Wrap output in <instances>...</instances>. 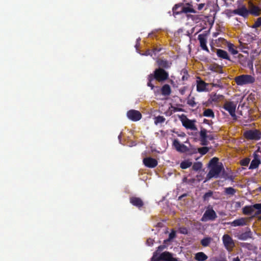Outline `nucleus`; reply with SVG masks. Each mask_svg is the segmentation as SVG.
Returning <instances> with one entry per match:
<instances>
[{
	"instance_id": "nucleus-50",
	"label": "nucleus",
	"mask_w": 261,
	"mask_h": 261,
	"mask_svg": "<svg viewBox=\"0 0 261 261\" xmlns=\"http://www.w3.org/2000/svg\"><path fill=\"white\" fill-rule=\"evenodd\" d=\"M250 162V159L249 158H245L241 161V165L244 166H247L248 165Z\"/></svg>"
},
{
	"instance_id": "nucleus-45",
	"label": "nucleus",
	"mask_w": 261,
	"mask_h": 261,
	"mask_svg": "<svg viewBox=\"0 0 261 261\" xmlns=\"http://www.w3.org/2000/svg\"><path fill=\"white\" fill-rule=\"evenodd\" d=\"M213 195V191L210 190L207 192L205 193L203 196V199L204 201L208 200L210 197H212Z\"/></svg>"
},
{
	"instance_id": "nucleus-61",
	"label": "nucleus",
	"mask_w": 261,
	"mask_h": 261,
	"mask_svg": "<svg viewBox=\"0 0 261 261\" xmlns=\"http://www.w3.org/2000/svg\"><path fill=\"white\" fill-rule=\"evenodd\" d=\"M230 11H231L230 10H228V12L227 13V15L228 16H231L233 14L231 13V12H230Z\"/></svg>"
},
{
	"instance_id": "nucleus-47",
	"label": "nucleus",
	"mask_w": 261,
	"mask_h": 261,
	"mask_svg": "<svg viewBox=\"0 0 261 261\" xmlns=\"http://www.w3.org/2000/svg\"><path fill=\"white\" fill-rule=\"evenodd\" d=\"M187 104L191 107H195L196 105V103L195 101V98L192 97L189 98L187 100Z\"/></svg>"
},
{
	"instance_id": "nucleus-2",
	"label": "nucleus",
	"mask_w": 261,
	"mask_h": 261,
	"mask_svg": "<svg viewBox=\"0 0 261 261\" xmlns=\"http://www.w3.org/2000/svg\"><path fill=\"white\" fill-rule=\"evenodd\" d=\"M165 248V245L159 246L153 253L151 261H178L177 259L173 257L172 254L169 252L165 251L160 253Z\"/></svg>"
},
{
	"instance_id": "nucleus-46",
	"label": "nucleus",
	"mask_w": 261,
	"mask_h": 261,
	"mask_svg": "<svg viewBox=\"0 0 261 261\" xmlns=\"http://www.w3.org/2000/svg\"><path fill=\"white\" fill-rule=\"evenodd\" d=\"M163 48L160 46H153L152 49H151L153 54H154V56H156V55L160 52Z\"/></svg>"
},
{
	"instance_id": "nucleus-38",
	"label": "nucleus",
	"mask_w": 261,
	"mask_h": 261,
	"mask_svg": "<svg viewBox=\"0 0 261 261\" xmlns=\"http://www.w3.org/2000/svg\"><path fill=\"white\" fill-rule=\"evenodd\" d=\"M176 237V231L174 230H172L171 232L169 234V238L168 239H166L164 241V244H167L168 242L170 241L173 239L175 238Z\"/></svg>"
},
{
	"instance_id": "nucleus-48",
	"label": "nucleus",
	"mask_w": 261,
	"mask_h": 261,
	"mask_svg": "<svg viewBox=\"0 0 261 261\" xmlns=\"http://www.w3.org/2000/svg\"><path fill=\"white\" fill-rule=\"evenodd\" d=\"M207 130L205 128H202L200 132V139H207Z\"/></svg>"
},
{
	"instance_id": "nucleus-3",
	"label": "nucleus",
	"mask_w": 261,
	"mask_h": 261,
	"mask_svg": "<svg viewBox=\"0 0 261 261\" xmlns=\"http://www.w3.org/2000/svg\"><path fill=\"white\" fill-rule=\"evenodd\" d=\"M234 81L238 86H243L253 84L256 81V79L254 75L243 74L236 76Z\"/></svg>"
},
{
	"instance_id": "nucleus-11",
	"label": "nucleus",
	"mask_w": 261,
	"mask_h": 261,
	"mask_svg": "<svg viewBox=\"0 0 261 261\" xmlns=\"http://www.w3.org/2000/svg\"><path fill=\"white\" fill-rule=\"evenodd\" d=\"M248 11L249 14L254 16H258L261 14V8L255 5L251 1L248 2Z\"/></svg>"
},
{
	"instance_id": "nucleus-41",
	"label": "nucleus",
	"mask_w": 261,
	"mask_h": 261,
	"mask_svg": "<svg viewBox=\"0 0 261 261\" xmlns=\"http://www.w3.org/2000/svg\"><path fill=\"white\" fill-rule=\"evenodd\" d=\"M181 74L182 75L181 79L182 81L187 80L189 77V75L186 69H182L181 70Z\"/></svg>"
},
{
	"instance_id": "nucleus-21",
	"label": "nucleus",
	"mask_w": 261,
	"mask_h": 261,
	"mask_svg": "<svg viewBox=\"0 0 261 261\" xmlns=\"http://www.w3.org/2000/svg\"><path fill=\"white\" fill-rule=\"evenodd\" d=\"M216 54L218 57L221 59H226L231 62L232 61V60L230 59L227 51L221 49H217Z\"/></svg>"
},
{
	"instance_id": "nucleus-20",
	"label": "nucleus",
	"mask_w": 261,
	"mask_h": 261,
	"mask_svg": "<svg viewBox=\"0 0 261 261\" xmlns=\"http://www.w3.org/2000/svg\"><path fill=\"white\" fill-rule=\"evenodd\" d=\"M228 224L233 227L244 226L247 224L246 218H240L233 220L232 222H229Z\"/></svg>"
},
{
	"instance_id": "nucleus-1",
	"label": "nucleus",
	"mask_w": 261,
	"mask_h": 261,
	"mask_svg": "<svg viewBox=\"0 0 261 261\" xmlns=\"http://www.w3.org/2000/svg\"><path fill=\"white\" fill-rule=\"evenodd\" d=\"M169 79V73L165 69L161 68L155 69L153 73L150 74L148 76L147 86L153 89L154 86L152 83V81L155 80L159 82H164Z\"/></svg>"
},
{
	"instance_id": "nucleus-40",
	"label": "nucleus",
	"mask_w": 261,
	"mask_h": 261,
	"mask_svg": "<svg viewBox=\"0 0 261 261\" xmlns=\"http://www.w3.org/2000/svg\"><path fill=\"white\" fill-rule=\"evenodd\" d=\"M208 151L209 148L206 146L197 148V152H199L201 155L205 154Z\"/></svg>"
},
{
	"instance_id": "nucleus-13",
	"label": "nucleus",
	"mask_w": 261,
	"mask_h": 261,
	"mask_svg": "<svg viewBox=\"0 0 261 261\" xmlns=\"http://www.w3.org/2000/svg\"><path fill=\"white\" fill-rule=\"evenodd\" d=\"M127 117L133 121H137L142 118L141 113L137 110H130L127 112Z\"/></svg>"
},
{
	"instance_id": "nucleus-8",
	"label": "nucleus",
	"mask_w": 261,
	"mask_h": 261,
	"mask_svg": "<svg viewBox=\"0 0 261 261\" xmlns=\"http://www.w3.org/2000/svg\"><path fill=\"white\" fill-rule=\"evenodd\" d=\"M217 217V214L213 208L208 207L203 215L201 220L202 222H206L209 220L214 221Z\"/></svg>"
},
{
	"instance_id": "nucleus-26",
	"label": "nucleus",
	"mask_w": 261,
	"mask_h": 261,
	"mask_svg": "<svg viewBox=\"0 0 261 261\" xmlns=\"http://www.w3.org/2000/svg\"><path fill=\"white\" fill-rule=\"evenodd\" d=\"M207 256L202 252H199L195 254V258L197 261H204L207 259Z\"/></svg>"
},
{
	"instance_id": "nucleus-18",
	"label": "nucleus",
	"mask_w": 261,
	"mask_h": 261,
	"mask_svg": "<svg viewBox=\"0 0 261 261\" xmlns=\"http://www.w3.org/2000/svg\"><path fill=\"white\" fill-rule=\"evenodd\" d=\"M198 39L199 41L201 48L207 52H209V49L206 46V35L204 34H199L198 36Z\"/></svg>"
},
{
	"instance_id": "nucleus-28",
	"label": "nucleus",
	"mask_w": 261,
	"mask_h": 261,
	"mask_svg": "<svg viewBox=\"0 0 261 261\" xmlns=\"http://www.w3.org/2000/svg\"><path fill=\"white\" fill-rule=\"evenodd\" d=\"M210 69L214 72H219V73H222V67L217 64H214L210 66Z\"/></svg>"
},
{
	"instance_id": "nucleus-9",
	"label": "nucleus",
	"mask_w": 261,
	"mask_h": 261,
	"mask_svg": "<svg viewBox=\"0 0 261 261\" xmlns=\"http://www.w3.org/2000/svg\"><path fill=\"white\" fill-rule=\"evenodd\" d=\"M222 241L225 248L228 251H232L235 246L232 238L227 234H225L222 237Z\"/></svg>"
},
{
	"instance_id": "nucleus-30",
	"label": "nucleus",
	"mask_w": 261,
	"mask_h": 261,
	"mask_svg": "<svg viewBox=\"0 0 261 261\" xmlns=\"http://www.w3.org/2000/svg\"><path fill=\"white\" fill-rule=\"evenodd\" d=\"M197 153V148L192 145H190V147H187V151L186 152L187 155H192Z\"/></svg>"
},
{
	"instance_id": "nucleus-52",
	"label": "nucleus",
	"mask_w": 261,
	"mask_h": 261,
	"mask_svg": "<svg viewBox=\"0 0 261 261\" xmlns=\"http://www.w3.org/2000/svg\"><path fill=\"white\" fill-rule=\"evenodd\" d=\"M153 243L154 240L151 238L148 239L146 241V244L149 246L153 245Z\"/></svg>"
},
{
	"instance_id": "nucleus-16",
	"label": "nucleus",
	"mask_w": 261,
	"mask_h": 261,
	"mask_svg": "<svg viewBox=\"0 0 261 261\" xmlns=\"http://www.w3.org/2000/svg\"><path fill=\"white\" fill-rule=\"evenodd\" d=\"M252 233L251 231V229L249 227H247L246 228V231L243 232L241 234H239L237 235V238L240 240H247L248 239L252 238Z\"/></svg>"
},
{
	"instance_id": "nucleus-34",
	"label": "nucleus",
	"mask_w": 261,
	"mask_h": 261,
	"mask_svg": "<svg viewBox=\"0 0 261 261\" xmlns=\"http://www.w3.org/2000/svg\"><path fill=\"white\" fill-rule=\"evenodd\" d=\"M219 159L218 158L214 157L212 158L209 162V166L212 168V167H215V166H219L220 163H218Z\"/></svg>"
},
{
	"instance_id": "nucleus-43",
	"label": "nucleus",
	"mask_w": 261,
	"mask_h": 261,
	"mask_svg": "<svg viewBox=\"0 0 261 261\" xmlns=\"http://www.w3.org/2000/svg\"><path fill=\"white\" fill-rule=\"evenodd\" d=\"M165 121V118L162 116H158L154 118V123L155 124L163 123Z\"/></svg>"
},
{
	"instance_id": "nucleus-17",
	"label": "nucleus",
	"mask_w": 261,
	"mask_h": 261,
	"mask_svg": "<svg viewBox=\"0 0 261 261\" xmlns=\"http://www.w3.org/2000/svg\"><path fill=\"white\" fill-rule=\"evenodd\" d=\"M130 203L134 206L140 208L144 205L143 200L139 197L132 196L129 198Z\"/></svg>"
},
{
	"instance_id": "nucleus-64",
	"label": "nucleus",
	"mask_w": 261,
	"mask_h": 261,
	"mask_svg": "<svg viewBox=\"0 0 261 261\" xmlns=\"http://www.w3.org/2000/svg\"><path fill=\"white\" fill-rule=\"evenodd\" d=\"M118 138H119V139H120V138H121V134H120V135H119Z\"/></svg>"
},
{
	"instance_id": "nucleus-54",
	"label": "nucleus",
	"mask_w": 261,
	"mask_h": 261,
	"mask_svg": "<svg viewBox=\"0 0 261 261\" xmlns=\"http://www.w3.org/2000/svg\"><path fill=\"white\" fill-rule=\"evenodd\" d=\"M145 55H146V56H152L153 53H152V51L151 49H147L146 51V52L145 53Z\"/></svg>"
},
{
	"instance_id": "nucleus-62",
	"label": "nucleus",
	"mask_w": 261,
	"mask_h": 261,
	"mask_svg": "<svg viewBox=\"0 0 261 261\" xmlns=\"http://www.w3.org/2000/svg\"><path fill=\"white\" fill-rule=\"evenodd\" d=\"M181 109H177V108H174V111H181Z\"/></svg>"
},
{
	"instance_id": "nucleus-4",
	"label": "nucleus",
	"mask_w": 261,
	"mask_h": 261,
	"mask_svg": "<svg viewBox=\"0 0 261 261\" xmlns=\"http://www.w3.org/2000/svg\"><path fill=\"white\" fill-rule=\"evenodd\" d=\"M233 59L234 60H232V62L239 63L244 67H248L253 69V62L246 56L239 54L237 56H234Z\"/></svg>"
},
{
	"instance_id": "nucleus-35",
	"label": "nucleus",
	"mask_w": 261,
	"mask_h": 261,
	"mask_svg": "<svg viewBox=\"0 0 261 261\" xmlns=\"http://www.w3.org/2000/svg\"><path fill=\"white\" fill-rule=\"evenodd\" d=\"M252 206L254 207V209L257 210L255 212L254 216H256L261 214V203H256L252 205Z\"/></svg>"
},
{
	"instance_id": "nucleus-58",
	"label": "nucleus",
	"mask_w": 261,
	"mask_h": 261,
	"mask_svg": "<svg viewBox=\"0 0 261 261\" xmlns=\"http://www.w3.org/2000/svg\"><path fill=\"white\" fill-rule=\"evenodd\" d=\"M207 139L210 140H213L214 139V137L212 135H207Z\"/></svg>"
},
{
	"instance_id": "nucleus-39",
	"label": "nucleus",
	"mask_w": 261,
	"mask_h": 261,
	"mask_svg": "<svg viewBox=\"0 0 261 261\" xmlns=\"http://www.w3.org/2000/svg\"><path fill=\"white\" fill-rule=\"evenodd\" d=\"M202 164L201 162H195L192 166V169L195 171H197L201 169Z\"/></svg>"
},
{
	"instance_id": "nucleus-19",
	"label": "nucleus",
	"mask_w": 261,
	"mask_h": 261,
	"mask_svg": "<svg viewBox=\"0 0 261 261\" xmlns=\"http://www.w3.org/2000/svg\"><path fill=\"white\" fill-rule=\"evenodd\" d=\"M158 65L159 66V68H161L162 69H168L170 68L172 63L169 62L166 60H164L162 59H158L156 61Z\"/></svg>"
},
{
	"instance_id": "nucleus-6",
	"label": "nucleus",
	"mask_w": 261,
	"mask_h": 261,
	"mask_svg": "<svg viewBox=\"0 0 261 261\" xmlns=\"http://www.w3.org/2000/svg\"><path fill=\"white\" fill-rule=\"evenodd\" d=\"M223 170V173L224 172V169L222 163H220L219 166H215V167H212L206 175V178L208 179L215 177L217 178L219 177L220 173Z\"/></svg>"
},
{
	"instance_id": "nucleus-44",
	"label": "nucleus",
	"mask_w": 261,
	"mask_h": 261,
	"mask_svg": "<svg viewBox=\"0 0 261 261\" xmlns=\"http://www.w3.org/2000/svg\"><path fill=\"white\" fill-rule=\"evenodd\" d=\"M259 27H261V17L257 18L252 25V28L253 29H257Z\"/></svg>"
},
{
	"instance_id": "nucleus-59",
	"label": "nucleus",
	"mask_w": 261,
	"mask_h": 261,
	"mask_svg": "<svg viewBox=\"0 0 261 261\" xmlns=\"http://www.w3.org/2000/svg\"><path fill=\"white\" fill-rule=\"evenodd\" d=\"M232 261H241L239 257H236L233 258Z\"/></svg>"
},
{
	"instance_id": "nucleus-7",
	"label": "nucleus",
	"mask_w": 261,
	"mask_h": 261,
	"mask_svg": "<svg viewBox=\"0 0 261 261\" xmlns=\"http://www.w3.org/2000/svg\"><path fill=\"white\" fill-rule=\"evenodd\" d=\"M237 105L233 101H226L223 106V108L228 112L230 115L232 117L233 119H237V116L236 115V109Z\"/></svg>"
},
{
	"instance_id": "nucleus-29",
	"label": "nucleus",
	"mask_w": 261,
	"mask_h": 261,
	"mask_svg": "<svg viewBox=\"0 0 261 261\" xmlns=\"http://www.w3.org/2000/svg\"><path fill=\"white\" fill-rule=\"evenodd\" d=\"M182 7L181 4L175 5L172 9L173 14L178 15L182 13L181 8H182Z\"/></svg>"
},
{
	"instance_id": "nucleus-42",
	"label": "nucleus",
	"mask_w": 261,
	"mask_h": 261,
	"mask_svg": "<svg viewBox=\"0 0 261 261\" xmlns=\"http://www.w3.org/2000/svg\"><path fill=\"white\" fill-rule=\"evenodd\" d=\"M225 193L227 195H233L236 193V190L232 187L226 188Z\"/></svg>"
},
{
	"instance_id": "nucleus-22",
	"label": "nucleus",
	"mask_w": 261,
	"mask_h": 261,
	"mask_svg": "<svg viewBox=\"0 0 261 261\" xmlns=\"http://www.w3.org/2000/svg\"><path fill=\"white\" fill-rule=\"evenodd\" d=\"M207 85V84L203 81H197V91L199 92L205 91Z\"/></svg>"
},
{
	"instance_id": "nucleus-31",
	"label": "nucleus",
	"mask_w": 261,
	"mask_h": 261,
	"mask_svg": "<svg viewBox=\"0 0 261 261\" xmlns=\"http://www.w3.org/2000/svg\"><path fill=\"white\" fill-rule=\"evenodd\" d=\"M212 239L211 237H205L201 240V244L203 247H207L210 244Z\"/></svg>"
},
{
	"instance_id": "nucleus-27",
	"label": "nucleus",
	"mask_w": 261,
	"mask_h": 261,
	"mask_svg": "<svg viewBox=\"0 0 261 261\" xmlns=\"http://www.w3.org/2000/svg\"><path fill=\"white\" fill-rule=\"evenodd\" d=\"M192 165V162L190 160H186L181 162L180 167L182 169H186Z\"/></svg>"
},
{
	"instance_id": "nucleus-53",
	"label": "nucleus",
	"mask_w": 261,
	"mask_h": 261,
	"mask_svg": "<svg viewBox=\"0 0 261 261\" xmlns=\"http://www.w3.org/2000/svg\"><path fill=\"white\" fill-rule=\"evenodd\" d=\"M242 206V203L240 201H237L234 203V207L238 209Z\"/></svg>"
},
{
	"instance_id": "nucleus-14",
	"label": "nucleus",
	"mask_w": 261,
	"mask_h": 261,
	"mask_svg": "<svg viewBox=\"0 0 261 261\" xmlns=\"http://www.w3.org/2000/svg\"><path fill=\"white\" fill-rule=\"evenodd\" d=\"M172 145L176 150L180 153H186L187 151V146L180 143L178 139L173 140Z\"/></svg>"
},
{
	"instance_id": "nucleus-56",
	"label": "nucleus",
	"mask_w": 261,
	"mask_h": 261,
	"mask_svg": "<svg viewBox=\"0 0 261 261\" xmlns=\"http://www.w3.org/2000/svg\"><path fill=\"white\" fill-rule=\"evenodd\" d=\"M186 89V88L185 87H184L183 88L180 89L179 90V91L181 95H184V94H185Z\"/></svg>"
},
{
	"instance_id": "nucleus-5",
	"label": "nucleus",
	"mask_w": 261,
	"mask_h": 261,
	"mask_svg": "<svg viewBox=\"0 0 261 261\" xmlns=\"http://www.w3.org/2000/svg\"><path fill=\"white\" fill-rule=\"evenodd\" d=\"M244 137L248 140L257 141L261 139V132L258 129H250L244 133Z\"/></svg>"
},
{
	"instance_id": "nucleus-12",
	"label": "nucleus",
	"mask_w": 261,
	"mask_h": 261,
	"mask_svg": "<svg viewBox=\"0 0 261 261\" xmlns=\"http://www.w3.org/2000/svg\"><path fill=\"white\" fill-rule=\"evenodd\" d=\"M184 117L181 119V121L182 125L187 129H190L192 130H196L197 129L196 125H195V121L189 119L185 115H182Z\"/></svg>"
},
{
	"instance_id": "nucleus-24",
	"label": "nucleus",
	"mask_w": 261,
	"mask_h": 261,
	"mask_svg": "<svg viewBox=\"0 0 261 261\" xmlns=\"http://www.w3.org/2000/svg\"><path fill=\"white\" fill-rule=\"evenodd\" d=\"M161 91L163 95L169 96L171 93V89L169 85L165 84L161 88Z\"/></svg>"
},
{
	"instance_id": "nucleus-55",
	"label": "nucleus",
	"mask_w": 261,
	"mask_h": 261,
	"mask_svg": "<svg viewBox=\"0 0 261 261\" xmlns=\"http://www.w3.org/2000/svg\"><path fill=\"white\" fill-rule=\"evenodd\" d=\"M253 160H259V155L256 152H254L253 154Z\"/></svg>"
},
{
	"instance_id": "nucleus-36",
	"label": "nucleus",
	"mask_w": 261,
	"mask_h": 261,
	"mask_svg": "<svg viewBox=\"0 0 261 261\" xmlns=\"http://www.w3.org/2000/svg\"><path fill=\"white\" fill-rule=\"evenodd\" d=\"M182 13H196V11L193 9L192 8L190 7H182L181 8Z\"/></svg>"
},
{
	"instance_id": "nucleus-57",
	"label": "nucleus",
	"mask_w": 261,
	"mask_h": 261,
	"mask_svg": "<svg viewBox=\"0 0 261 261\" xmlns=\"http://www.w3.org/2000/svg\"><path fill=\"white\" fill-rule=\"evenodd\" d=\"M204 6V4H202V3L199 4L198 5L197 8L199 10H201L203 8Z\"/></svg>"
},
{
	"instance_id": "nucleus-33",
	"label": "nucleus",
	"mask_w": 261,
	"mask_h": 261,
	"mask_svg": "<svg viewBox=\"0 0 261 261\" xmlns=\"http://www.w3.org/2000/svg\"><path fill=\"white\" fill-rule=\"evenodd\" d=\"M260 163V160H252L250 165L249 169H254L257 168L259 164Z\"/></svg>"
},
{
	"instance_id": "nucleus-15",
	"label": "nucleus",
	"mask_w": 261,
	"mask_h": 261,
	"mask_svg": "<svg viewBox=\"0 0 261 261\" xmlns=\"http://www.w3.org/2000/svg\"><path fill=\"white\" fill-rule=\"evenodd\" d=\"M143 163L144 165L150 168H155L158 165V161L156 159L151 157H146L143 159Z\"/></svg>"
},
{
	"instance_id": "nucleus-23",
	"label": "nucleus",
	"mask_w": 261,
	"mask_h": 261,
	"mask_svg": "<svg viewBox=\"0 0 261 261\" xmlns=\"http://www.w3.org/2000/svg\"><path fill=\"white\" fill-rule=\"evenodd\" d=\"M222 95L217 94L216 93H212L210 95V97L208 99V102L212 103L213 102H218L220 100L221 98H223Z\"/></svg>"
},
{
	"instance_id": "nucleus-60",
	"label": "nucleus",
	"mask_w": 261,
	"mask_h": 261,
	"mask_svg": "<svg viewBox=\"0 0 261 261\" xmlns=\"http://www.w3.org/2000/svg\"><path fill=\"white\" fill-rule=\"evenodd\" d=\"M203 122L206 123V124H210V121L208 120H207V119H205L203 120Z\"/></svg>"
},
{
	"instance_id": "nucleus-49",
	"label": "nucleus",
	"mask_w": 261,
	"mask_h": 261,
	"mask_svg": "<svg viewBox=\"0 0 261 261\" xmlns=\"http://www.w3.org/2000/svg\"><path fill=\"white\" fill-rule=\"evenodd\" d=\"M179 232L181 234H187L189 232V230L186 227H181L179 228Z\"/></svg>"
},
{
	"instance_id": "nucleus-32",
	"label": "nucleus",
	"mask_w": 261,
	"mask_h": 261,
	"mask_svg": "<svg viewBox=\"0 0 261 261\" xmlns=\"http://www.w3.org/2000/svg\"><path fill=\"white\" fill-rule=\"evenodd\" d=\"M203 115L205 117H211L212 118L215 117L214 112L210 109H205L203 113Z\"/></svg>"
},
{
	"instance_id": "nucleus-25",
	"label": "nucleus",
	"mask_w": 261,
	"mask_h": 261,
	"mask_svg": "<svg viewBox=\"0 0 261 261\" xmlns=\"http://www.w3.org/2000/svg\"><path fill=\"white\" fill-rule=\"evenodd\" d=\"M254 209L252 206V205L245 206L242 208V213L245 215H250L254 212Z\"/></svg>"
},
{
	"instance_id": "nucleus-51",
	"label": "nucleus",
	"mask_w": 261,
	"mask_h": 261,
	"mask_svg": "<svg viewBox=\"0 0 261 261\" xmlns=\"http://www.w3.org/2000/svg\"><path fill=\"white\" fill-rule=\"evenodd\" d=\"M201 144L203 146H206L208 145V142L207 140V139H200Z\"/></svg>"
},
{
	"instance_id": "nucleus-63",
	"label": "nucleus",
	"mask_w": 261,
	"mask_h": 261,
	"mask_svg": "<svg viewBox=\"0 0 261 261\" xmlns=\"http://www.w3.org/2000/svg\"><path fill=\"white\" fill-rule=\"evenodd\" d=\"M245 37L249 38H250L251 36L250 35H245Z\"/></svg>"
},
{
	"instance_id": "nucleus-10",
	"label": "nucleus",
	"mask_w": 261,
	"mask_h": 261,
	"mask_svg": "<svg viewBox=\"0 0 261 261\" xmlns=\"http://www.w3.org/2000/svg\"><path fill=\"white\" fill-rule=\"evenodd\" d=\"M230 12L233 14L242 16L244 18H247L249 15L248 9L244 5H242L240 7L235 10L230 11Z\"/></svg>"
},
{
	"instance_id": "nucleus-37",
	"label": "nucleus",
	"mask_w": 261,
	"mask_h": 261,
	"mask_svg": "<svg viewBox=\"0 0 261 261\" xmlns=\"http://www.w3.org/2000/svg\"><path fill=\"white\" fill-rule=\"evenodd\" d=\"M228 51L233 55H236L238 54V51L234 48V46L233 44L230 43L228 45Z\"/></svg>"
}]
</instances>
